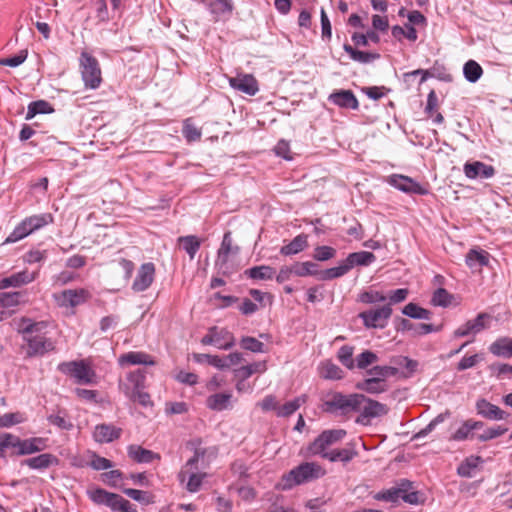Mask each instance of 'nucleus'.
<instances>
[{
  "instance_id": "473e14b6",
  "label": "nucleus",
  "mask_w": 512,
  "mask_h": 512,
  "mask_svg": "<svg viewBox=\"0 0 512 512\" xmlns=\"http://www.w3.org/2000/svg\"><path fill=\"white\" fill-rule=\"evenodd\" d=\"M358 390L364 391L370 394H380L388 390L386 382L377 381L373 378H365L356 384Z\"/></svg>"
},
{
  "instance_id": "4be33fe9",
  "label": "nucleus",
  "mask_w": 512,
  "mask_h": 512,
  "mask_svg": "<svg viewBox=\"0 0 512 512\" xmlns=\"http://www.w3.org/2000/svg\"><path fill=\"white\" fill-rule=\"evenodd\" d=\"M202 3L213 15L215 21L225 14H231L233 10L232 0H202Z\"/></svg>"
},
{
  "instance_id": "a878e982",
  "label": "nucleus",
  "mask_w": 512,
  "mask_h": 512,
  "mask_svg": "<svg viewBox=\"0 0 512 512\" xmlns=\"http://www.w3.org/2000/svg\"><path fill=\"white\" fill-rule=\"evenodd\" d=\"M376 260L375 255L368 251H359L350 253L344 259L348 270L350 271L355 266H369Z\"/></svg>"
},
{
  "instance_id": "dca6fc26",
  "label": "nucleus",
  "mask_w": 512,
  "mask_h": 512,
  "mask_svg": "<svg viewBox=\"0 0 512 512\" xmlns=\"http://www.w3.org/2000/svg\"><path fill=\"white\" fill-rule=\"evenodd\" d=\"M155 276V265L152 262L140 266L136 278L133 281L132 289L135 292H143L152 284Z\"/></svg>"
},
{
  "instance_id": "052dcab7",
  "label": "nucleus",
  "mask_w": 512,
  "mask_h": 512,
  "mask_svg": "<svg viewBox=\"0 0 512 512\" xmlns=\"http://www.w3.org/2000/svg\"><path fill=\"white\" fill-rule=\"evenodd\" d=\"M507 431H508L507 427H504L502 425H497V426L485 429L482 433L477 434L476 438L481 442H486V441H489V440H492V439L502 436Z\"/></svg>"
},
{
  "instance_id": "39448f33",
  "label": "nucleus",
  "mask_w": 512,
  "mask_h": 512,
  "mask_svg": "<svg viewBox=\"0 0 512 512\" xmlns=\"http://www.w3.org/2000/svg\"><path fill=\"white\" fill-rule=\"evenodd\" d=\"M81 76L84 85L88 89H97L101 82V69L98 60L87 52L80 56Z\"/></svg>"
},
{
  "instance_id": "09e8293b",
  "label": "nucleus",
  "mask_w": 512,
  "mask_h": 512,
  "mask_svg": "<svg viewBox=\"0 0 512 512\" xmlns=\"http://www.w3.org/2000/svg\"><path fill=\"white\" fill-rule=\"evenodd\" d=\"M463 73L468 82L475 83L482 76L483 69L476 61L469 60L464 64Z\"/></svg>"
},
{
  "instance_id": "f3484780",
  "label": "nucleus",
  "mask_w": 512,
  "mask_h": 512,
  "mask_svg": "<svg viewBox=\"0 0 512 512\" xmlns=\"http://www.w3.org/2000/svg\"><path fill=\"white\" fill-rule=\"evenodd\" d=\"M463 172L469 179H489L492 178L496 171L492 165L485 164L481 161L466 162L463 166Z\"/></svg>"
},
{
  "instance_id": "7c9ffc66",
  "label": "nucleus",
  "mask_w": 512,
  "mask_h": 512,
  "mask_svg": "<svg viewBox=\"0 0 512 512\" xmlns=\"http://www.w3.org/2000/svg\"><path fill=\"white\" fill-rule=\"evenodd\" d=\"M47 447V440L41 437H34L21 441L20 450L17 451V455H29L36 452H40Z\"/></svg>"
},
{
  "instance_id": "69168bd1",
  "label": "nucleus",
  "mask_w": 512,
  "mask_h": 512,
  "mask_svg": "<svg viewBox=\"0 0 512 512\" xmlns=\"http://www.w3.org/2000/svg\"><path fill=\"white\" fill-rule=\"evenodd\" d=\"M474 437L471 426L468 420L464 421L462 425L450 436V440L464 441Z\"/></svg>"
},
{
  "instance_id": "a18cd8bd",
  "label": "nucleus",
  "mask_w": 512,
  "mask_h": 512,
  "mask_svg": "<svg viewBox=\"0 0 512 512\" xmlns=\"http://www.w3.org/2000/svg\"><path fill=\"white\" fill-rule=\"evenodd\" d=\"M489 263V254L486 251L470 250L466 255V264L474 268L476 266L483 267Z\"/></svg>"
},
{
  "instance_id": "a19ab883",
  "label": "nucleus",
  "mask_w": 512,
  "mask_h": 512,
  "mask_svg": "<svg viewBox=\"0 0 512 512\" xmlns=\"http://www.w3.org/2000/svg\"><path fill=\"white\" fill-rule=\"evenodd\" d=\"M349 272L345 261H341L338 266L328 268L325 270H319L318 280L329 281L336 278H340Z\"/></svg>"
},
{
  "instance_id": "c85d7f7f",
  "label": "nucleus",
  "mask_w": 512,
  "mask_h": 512,
  "mask_svg": "<svg viewBox=\"0 0 512 512\" xmlns=\"http://www.w3.org/2000/svg\"><path fill=\"white\" fill-rule=\"evenodd\" d=\"M212 332L214 333V342L217 348L229 350L235 345V338L227 329H219L218 327L213 326Z\"/></svg>"
},
{
  "instance_id": "2eb2a0df",
  "label": "nucleus",
  "mask_w": 512,
  "mask_h": 512,
  "mask_svg": "<svg viewBox=\"0 0 512 512\" xmlns=\"http://www.w3.org/2000/svg\"><path fill=\"white\" fill-rule=\"evenodd\" d=\"M229 84L233 89L249 96H254L259 91L258 82L251 74H238L235 77H231L229 78Z\"/></svg>"
},
{
  "instance_id": "6ab92c4d",
  "label": "nucleus",
  "mask_w": 512,
  "mask_h": 512,
  "mask_svg": "<svg viewBox=\"0 0 512 512\" xmlns=\"http://www.w3.org/2000/svg\"><path fill=\"white\" fill-rule=\"evenodd\" d=\"M36 276V272H29L28 270H23L7 277L0 276V290L9 287L16 288L31 283L36 279Z\"/></svg>"
},
{
  "instance_id": "f8f14e48",
  "label": "nucleus",
  "mask_w": 512,
  "mask_h": 512,
  "mask_svg": "<svg viewBox=\"0 0 512 512\" xmlns=\"http://www.w3.org/2000/svg\"><path fill=\"white\" fill-rule=\"evenodd\" d=\"M90 297L88 290L80 289H67L62 291L60 294L55 295V299L58 304L62 307H77L85 303Z\"/></svg>"
},
{
  "instance_id": "e2e57ef3",
  "label": "nucleus",
  "mask_w": 512,
  "mask_h": 512,
  "mask_svg": "<svg viewBox=\"0 0 512 512\" xmlns=\"http://www.w3.org/2000/svg\"><path fill=\"white\" fill-rule=\"evenodd\" d=\"M21 298V292H1L0 305L6 308L15 307L19 305Z\"/></svg>"
},
{
  "instance_id": "680f3d73",
  "label": "nucleus",
  "mask_w": 512,
  "mask_h": 512,
  "mask_svg": "<svg viewBox=\"0 0 512 512\" xmlns=\"http://www.w3.org/2000/svg\"><path fill=\"white\" fill-rule=\"evenodd\" d=\"M453 296L444 288H438L432 296L431 303L434 306L448 307Z\"/></svg>"
},
{
  "instance_id": "cd10ccee",
  "label": "nucleus",
  "mask_w": 512,
  "mask_h": 512,
  "mask_svg": "<svg viewBox=\"0 0 512 512\" xmlns=\"http://www.w3.org/2000/svg\"><path fill=\"white\" fill-rule=\"evenodd\" d=\"M319 376L327 380H341L344 378V371L331 360H325L318 367Z\"/></svg>"
},
{
  "instance_id": "20e7f679",
  "label": "nucleus",
  "mask_w": 512,
  "mask_h": 512,
  "mask_svg": "<svg viewBox=\"0 0 512 512\" xmlns=\"http://www.w3.org/2000/svg\"><path fill=\"white\" fill-rule=\"evenodd\" d=\"M52 221L53 217L50 213L27 217L14 228L3 244L16 243Z\"/></svg>"
},
{
  "instance_id": "1a4fd4ad",
  "label": "nucleus",
  "mask_w": 512,
  "mask_h": 512,
  "mask_svg": "<svg viewBox=\"0 0 512 512\" xmlns=\"http://www.w3.org/2000/svg\"><path fill=\"white\" fill-rule=\"evenodd\" d=\"M238 252L239 247L232 245L231 232H226L218 250L215 263L220 273L223 275H229L233 272V267L230 264V256H235Z\"/></svg>"
},
{
  "instance_id": "6e6552de",
  "label": "nucleus",
  "mask_w": 512,
  "mask_h": 512,
  "mask_svg": "<svg viewBox=\"0 0 512 512\" xmlns=\"http://www.w3.org/2000/svg\"><path fill=\"white\" fill-rule=\"evenodd\" d=\"M391 315L392 308L390 305H384L359 313V318L362 320L363 325L368 329H383L387 326Z\"/></svg>"
},
{
  "instance_id": "393cba45",
  "label": "nucleus",
  "mask_w": 512,
  "mask_h": 512,
  "mask_svg": "<svg viewBox=\"0 0 512 512\" xmlns=\"http://www.w3.org/2000/svg\"><path fill=\"white\" fill-rule=\"evenodd\" d=\"M21 464L28 466L31 469L43 470L50 467L51 465L58 464V458L53 454L44 453L32 458L25 459Z\"/></svg>"
},
{
  "instance_id": "2f4dec72",
  "label": "nucleus",
  "mask_w": 512,
  "mask_h": 512,
  "mask_svg": "<svg viewBox=\"0 0 512 512\" xmlns=\"http://www.w3.org/2000/svg\"><path fill=\"white\" fill-rule=\"evenodd\" d=\"M231 393H216L210 395L206 400V405L209 409L214 411H223L228 409L231 404Z\"/></svg>"
},
{
  "instance_id": "37998d69",
  "label": "nucleus",
  "mask_w": 512,
  "mask_h": 512,
  "mask_svg": "<svg viewBox=\"0 0 512 512\" xmlns=\"http://www.w3.org/2000/svg\"><path fill=\"white\" fill-rule=\"evenodd\" d=\"M318 264L312 261L296 262L293 264L294 274L299 277L316 276L318 278Z\"/></svg>"
},
{
  "instance_id": "e433bc0d",
  "label": "nucleus",
  "mask_w": 512,
  "mask_h": 512,
  "mask_svg": "<svg viewBox=\"0 0 512 512\" xmlns=\"http://www.w3.org/2000/svg\"><path fill=\"white\" fill-rule=\"evenodd\" d=\"M106 506L110 507L114 511L136 512V508L133 504L115 493H110L109 501H107Z\"/></svg>"
},
{
  "instance_id": "5701e85b",
  "label": "nucleus",
  "mask_w": 512,
  "mask_h": 512,
  "mask_svg": "<svg viewBox=\"0 0 512 512\" xmlns=\"http://www.w3.org/2000/svg\"><path fill=\"white\" fill-rule=\"evenodd\" d=\"M121 432V428L109 424H100L95 427L93 436L96 442L109 443L118 439Z\"/></svg>"
},
{
  "instance_id": "3c124183",
  "label": "nucleus",
  "mask_w": 512,
  "mask_h": 512,
  "mask_svg": "<svg viewBox=\"0 0 512 512\" xmlns=\"http://www.w3.org/2000/svg\"><path fill=\"white\" fill-rule=\"evenodd\" d=\"M124 393L132 401L138 402L143 407H151L153 405L150 395L143 391V389L130 390L129 387H125Z\"/></svg>"
},
{
  "instance_id": "4c0bfd02",
  "label": "nucleus",
  "mask_w": 512,
  "mask_h": 512,
  "mask_svg": "<svg viewBox=\"0 0 512 512\" xmlns=\"http://www.w3.org/2000/svg\"><path fill=\"white\" fill-rule=\"evenodd\" d=\"M178 243L183 250L189 255L191 260L194 259L196 253L200 249L201 240L195 235L181 236L178 238Z\"/></svg>"
},
{
  "instance_id": "0e129e2a",
  "label": "nucleus",
  "mask_w": 512,
  "mask_h": 512,
  "mask_svg": "<svg viewBox=\"0 0 512 512\" xmlns=\"http://www.w3.org/2000/svg\"><path fill=\"white\" fill-rule=\"evenodd\" d=\"M240 344L243 349L249 350L254 353L265 352L264 344L254 337L245 336L241 339Z\"/></svg>"
},
{
  "instance_id": "aec40b11",
  "label": "nucleus",
  "mask_w": 512,
  "mask_h": 512,
  "mask_svg": "<svg viewBox=\"0 0 512 512\" xmlns=\"http://www.w3.org/2000/svg\"><path fill=\"white\" fill-rule=\"evenodd\" d=\"M476 409L479 415L490 420H503L508 416L505 411L486 399L478 400L476 402Z\"/></svg>"
},
{
  "instance_id": "9d476101",
  "label": "nucleus",
  "mask_w": 512,
  "mask_h": 512,
  "mask_svg": "<svg viewBox=\"0 0 512 512\" xmlns=\"http://www.w3.org/2000/svg\"><path fill=\"white\" fill-rule=\"evenodd\" d=\"M361 413L356 419V423L368 425L372 418L386 415L389 411L387 405L364 396L363 404L359 410Z\"/></svg>"
},
{
  "instance_id": "c9c22d12",
  "label": "nucleus",
  "mask_w": 512,
  "mask_h": 512,
  "mask_svg": "<svg viewBox=\"0 0 512 512\" xmlns=\"http://www.w3.org/2000/svg\"><path fill=\"white\" fill-rule=\"evenodd\" d=\"M357 455V452L353 447H345L342 449H334L331 450L330 453L327 455H324V459L329 460L330 462H343L348 463L350 462L355 456Z\"/></svg>"
},
{
  "instance_id": "774afa93",
  "label": "nucleus",
  "mask_w": 512,
  "mask_h": 512,
  "mask_svg": "<svg viewBox=\"0 0 512 512\" xmlns=\"http://www.w3.org/2000/svg\"><path fill=\"white\" fill-rule=\"evenodd\" d=\"M47 420L50 424L63 430H71L73 428L72 422L61 412L49 415Z\"/></svg>"
},
{
  "instance_id": "c03bdc74",
  "label": "nucleus",
  "mask_w": 512,
  "mask_h": 512,
  "mask_svg": "<svg viewBox=\"0 0 512 512\" xmlns=\"http://www.w3.org/2000/svg\"><path fill=\"white\" fill-rule=\"evenodd\" d=\"M343 48L350 55L351 59L359 63H369L380 57L377 53L364 52L354 49L349 44H344Z\"/></svg>"
},
{
  "instance_id": "603ef678",
  "label": "nucleus",
  "mask_w": 512,
  "mask_h": 512,
  "mask_svg": "<svg viewBox=\"0 0 512 512\" xmlns=\"http://www.w3.org/2000/svg\"><path fill=\"white\" fill-rule=\"evenodd\" d=\"M193 359L197 363L207 362L209 365H212L219 369L227 368V360H224L223 358L217 355L195 353L193 354Z\"/></svg>"
},
{
  "instance_id": "f704fd0d",
  "label": "nucleus",
  "mask_w": 512,
  "mask_h": 512,
  "mask_svg": "<svg viewBox=\"0 0 512 512\" xmlns=\"http://www.w3.org/2000/svg\"><path fill=\"white\" fill-rule=\"evenodd\" d=\"M307 246V236L299 234L289 244L282 246L280 253L284 256L295 255L303 251Z\"/></svg>"
},
{
  "instance_id": "9b49d317",
  "label": "nucleus",
  "mask_w": 512,
  "mask_h": 512,
  "mask_svg": "<svg viewBox=\"0 0 512 512\" xmlns=\"http://www.w3.org/2000/svg\"><path fill=\"white\" fill-rule=\"evenodd\" d=\"M190 445L194 450V455L185 464L188 468H195V470H199L200 468L204 469L208 466L211 458H214L217 454V451L214 447H201L200 439L190 442Z\"/></svg>"
},
{
  "instance_id": "bb28decb",
  "label": "nucleus",
  "mask_w": 512,
  "mask_h": 512,
  "mask_svg": "<svg viewBox=\"0 0 512 512\" xmlns=\"http://www.w3.org/2000/svg\"><path fill=\"white\" fill-rule=\"evenodd\" d=\"M397 330L413 331L414 335H425L431 332H436L439 330V328L434 327L432 324H414L405 318H400L397 325Z\"/></svg>"
},
{
  "instance_id": "423d86ee",
  "label": "nucleus",
  "mask_w": 512,
  "mask_h": 512,
  "mask_svg": "<svg viewBox=\"0 0 512 512\" xmlns=\"http://www.w3.org/2000/svg\"><path fill=\"white\" fill-rule=\"evenodd\" d=\"M346 435L343 429H331L323 431L308 447V451L312 455H319L324 458V455L330 453L328 450L330 446L341 441Z\"/></svg>"
},
{
  "instance_id": "13d9d810",
  "label": "nucleus",
  "mask_w": 512,
  "mask_h": 512,
  "mask_svg": "<svg viewBox=\"0 0 512 512\" xmlns=\"http://www.w3.org/2000/svg\"><path fill=\"white\" fill-rule=\"evenodd\" d=\"M378 361V356L376 353L365 350L360 353L355 359V367L358 369H367L370 365L376 363Z\"/></svg>"
},
{
  "instance_id": "a211bd4d",
  "label": "nucleus",
  "mask_w": 512,
  "mask_h": 512,
  "mask_svg": "<svg viewBox=\"0 0 512 512\" xmlns=\"http://www.w3.org/2000/svg\"><path fill=\"white\" fill-rule=\"evenodd\" d=\"M387 182L393 187L406 193H413L419 195H424L427 193L426 189H424L419 183L415 182L412 178L404 175H391L389 176Z\"/></svg>"
},
{
  "instance_id": "49530a36",
  "label": "nucleus",
  "mask_w": 512,
  "mask_h": 512,
  "mask_svg": "<svg viewBox=\"0 0 512 512\" xmlns=\"http://www.w3.org/2000/svg\"><path fill=\"white\" fill-rule=\"evenodd\" d=\"M245 274L252 279L270 280L275 275V269L270 266L261 265L247 269Z\"/></svg>"
},
{
  "instance_id": "de8ad7c7",
  "label": "nucleus",
  "mask_w": 512,
  "mask_h": 512,
  "mask_svg": "<svg viewBox=\"0 0 512 512\" xmlns=\"http://www.w3.org/2000/svg\"><path fill=\"white\" fill-rule=\"evenodd\" d=\"M307 400L306 395H301L297 398H295L292 401L286 402L281 407H278L277 409V416L279 417H288L291 414H293L296 410L300 408L301 405H303Z\"/></svg>"
},
{
  "instance_id": "b1692460",
  "label": "nucleus",
  "mask_w": 512,
  "mask_h": 512,
  "mask_svg": "<svg viewBox=\"0 0 512 512\" xmlns=\"http://www.w3.org/2000/svg\"><path fill=\"white\" fill-rule=\"evenodd\" d=\"M119 364L124 365H154L155 361L153 358L145 352H128L122 354L119 359Z\"/></svg>"
},
{
  "instance_id": "338daca9",
  "label": "nucleus",
  "mask_w": 512,
  "mask_h": 512,
  "mask_svg": "<svg viewBox=\"0 0 512 512\" xmlns=\"http://www.w3.org/2000/svg\"><path fill=\"white\" fill-rule=\"evenodd\" d=\"M359 300L362 303L374 304L378 302H385L387 300V296L380 291L370 290L361 293L359 296Z\"/></svg>"
},
{
  "instance_id": "4d7b16f0",
  "label": "nucleus",
  "mask_w": 512,
  "mask_h": 512,
  "mask_svg": "<svg viewBox=\"0 0 512 512\" xmlns=\"http://www.w3.org/2000/svg\"><path fill=\"white\" fill-rule=\"evenodd\" d=\"M264 371H266V363L256 362L250 365L240 367L235 371V373L238 378L245 380L256 372L262 373Z\"/></svg>"
},
{
  "instance_id": "79ce46f5",
  "label": "nucleus",
  "mask_w": 512,
  "mask_h": 512,
  "mask_svg": "<svg viewBox=\"0 0 512 512\" xmlns=\"http://www.w3.org/2000/svg\"><path fill=\"white\" fill-rule=\"evenodd\" d=\"M398 373V369L392 366H379L376 365L371 369L367 370L369 378L376 379L377 381L386 382V379L393 377Z\"/></svg>"
},
{
  "instance_id": "4468645a",
  "label": "nucleus",
  "mask_w": 512,
  "mask_h": 512,
  "mask_svg": "<svg viewBox=\"0 0 512 512\" xmlns=\"http://www.w3.org/2000/svg\"><path fill=\"white\" fill-rule=\"evenodd\" d=\"M490 315L487 313H479L476 318L468 320L454 331L456 338L465 337L470 334H477L487 328V321Z\"/></svg>"
},
{
  "instance_id": "6e6d98bb",
  "label": "nucleus",
  "mask_w": 512,
  "mask_h": 512,
  "mask_svg": "<svg viewBox=\"0 0 512 512\" xmlns=\"http://www.w3.org/2000/svg\"><path fill=\"white\" fill-rule=\"evenodd\" d=\"M450 411L446 410L445 412L443 413H440L439 415H437L434 419H432L429 424L421 429L419 432H417L415 435H414V439H420V438H423V437H426L429 433H431L437 425H439L440 423H443L447 418L450 417Z\"/></svg>"
},
{
  "instance_id": "58836bf2",
  "label": "nucleus",
  "mask_w": 512,
  "mask_h": 512,
  "mask_svg": "<svg viewBox=\"0 0 512 512\" xmlns=\"http://www.w3.org/2000/svg\"><path fill=\"white\" fill-rule=\"evenodd\" d=\"M54 112L52 105L45 100L33 101L28 105L26 120H31L37 114H50Z\"/></svg>"
},
{
  "instance_id": "7ed1b4c3",
  "label": "nucleus",
  "mask_w": 512,
  "mask_h": 512,
  "mask_svg": "<svg viewBox=\"0 0 512 512\" xmlns=\"http://www.w3.org/2000/svg\"><path fill=\"white\" fill-rule=\"evenodd\" d=\"M325 469L315 462H304L283 477L285 487L291 488L319 479L325 475Z\"/></svg>"
},
{
  "instance_id": "bf43d9fd",
  "label": "nucleus",
  "mask_w": 512,
  "mask_h": 512,
  "mask_svg": "<svg viewBox=\"0 0 512 512\" xmlns=\"http://www.w3.org/2000/svg\"><path fill=\"white\" fill-rule=\"evenodd\" d=\"M392 36L400 39L401 37H406L410 41H416L417 39V31L416 29L410 25L406 24L405 27L401 26H393L391 29Z\"/></svg>"
},
{
  "instance_id": "f257e3e1",
  "label": "nucleus",
  "mask_w": 512,
  "mask_h": 512,
  "mask_svg": "<svg viewBox=\"0 0 512 512\" xmlns=\"http://www.w3.org/2000/svg\"><path fill=\"white\" fill-rule=\"evenodd\" d=\"M46 328L47 323L44 321L34 322L29 318H23L20 321L18 331L27 343L28 357L42 356L55 349L54 342L45 335Z\"/></svg>"
},
{
  "instance_id": "72a5a7b5",
  "label": "nucleus",
  "mask_w": 512,
  "mask_h": 512,
  "mask_svg": "<svg viewBox=\"0 0 512 512\" xmlns=\"http://www.w3.org/2000/svg\"><path fill=\"white\" fill-rule=\"evenodd\" d=\"M128 455L138 463H150L155 458H159V456L151 450L142 448L141 446L137 445H130L128 447Z\"/></svg>"
},
{
  "instance_id": "ea45409f",
  "label": "nucleus",
  "mask_w": 512,
  "mask_h": 512,
  "mask_svg": "<svg viewBox=\"0 0 512 512\" xmlns=\"http://www.w3.org/2000/svg\"><path fill=\"white\" fill-rule=\"evenodd\" d=\"M349 272L345 261H341L338 266L328 268L325 270H319L318 280L329 281L336 278H340Z\"/></svg>"
},
{
  "instance_id": "f03ea898",
  "label": "nucleus",
  "mask_w": 512,
  "mask_h": 512,
  "mask_svg": "<svg viewBox=\"0 0 512 512\" xmlns=\"http://www.w3.org/2000/svg\"><path fill=\"white\" fill-rule=\"evenodd\" d=\"M363 400V394L345 395L340 392H333L328 394L324 400L323 410L327 413L345 416L351 412L359 411Z\"/></svg>"
},
{
  "instance_id": "8fccbe9b",
  "label": "nucleus",
  "mask_w": 512,
  "mask_h": 512,
  "mask_svg": "<svg viewBox=\"0 0 512 512\" xmlns=\"http://www.w3.org/2000/svg\"><path fill=\"white\" fill-rule=\"evenodd\" d=\"M402 313L410 318L413 319H425L428 320L431 318V311L424 309L420 306H418L415 303H408L404 308L402 309Z\"/></svg>"
},
{
  "instance_id": "864d4df0",
  "label": "nucleus",
  "mask_w": 512,
  "mask_h": 512,
  "mask_svg": "<svg viewBox=\"0 0 512 512\" xmlns=\"http://www.w3.org/2000/svg\"><path fill=\"white\" fill-rule=\"evenodd\" d=\"M21 439L10 433L0 434V457L5 456V450L8 448H17L20 450Z\"/></svg>"
},
{
  "instance_id": "0eeeda50",
  "label": "nucleus",
  "mask_w": 512,
  "mask_h": 512,
  "mask_svg": "<svg viewBox=\"0 0 512 512\" xmlns=\"http://www.w3.org/2000/svg\"><path fill=\"white\" fill-rule=\"evenodd\" d=\"M58 370L72 376L79 384H90L95 377V372L84 360L60 363Z\"/></svg>"
},
{
  "instance_id": "ddd939ff",
  "label": "nucleus",
  "mask_w": 512,
  "mask_h": 512,
  "mask_svg": "<svg viewBox=\"0 0 512 512\" xmlns=\"http://www.w3.org/2000/svg\"><path fill=\"white\" fill-rule=\"evenodd\" d=\"M206 476L207 474L205 472H200L199 470H195V468H188L187 465H185L178 473L179 481L182 484L186 482L185 488L191 493H195L200 490L202 482Z\"/></svg>"
},
{
  "instance_id": "412c9836",
  "label": "nucleus",
  "mask_w": 512,
  "mask_h": 512,
  "mask_svg": "<svg viewBox=\"0 0 512 512\" xmlns=\"http://www.w3.org/2000/svg\"><path fill=\"white\" fill-rule=\"evenodd\" d=\"M329 101L342 108L356 110L359 107L358 100L351 90L334 92L329 96Z\"/></svg>"
},
{
  "instance_id": "5fc2aeb1",
  "label": "nucleus",
  "mask_w": 512,
  "mask_h": 512,
  "mask_svg": "<svg viewBox=\"0 0 512 512\" xmlns=\"http://www.w3.org/2000/svg\"><path fill=\"white\" fill-rule=\"evenodd\" d=\"M354 347L350 345H344L340 347L337 352V358L343 366L347 369L352 370L355 368V360H353Z\"/></svg>"
},
{
  "instance_id": "c756f323",
  "label": "nucleus",
  "mask_w": 512,
  "mask_h": 512,
  "mask_svg": "<svg viewBox=\"0 0 512 512\" xmlns=\"http://www.w3.org/2000/svg\"><path fill=\"white\" fill-rule=\"evenodd\" d=\"M489 351L497 357H503V358L512 357V338H510V337L498 338L489 346Z\"/></svg>"
}]
</instances>
